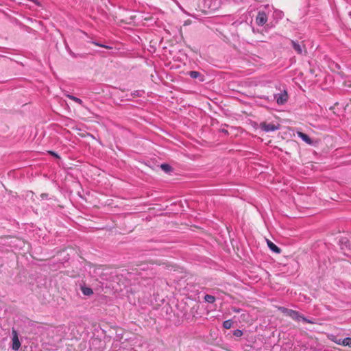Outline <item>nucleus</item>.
Listing matches in <instances>:
<instances>
[{
    "label": "nucleus",
    "mask_w": 351,
    "mask_h": 351,
    "mask_svg": "<svg viewBox=\"0 0 351 351\" xmlns=\"http://www.w3.org/2000/svg\"><path fill=\"white\" fill-rule=\"evenodd\" d=\"M48 196H49V195L47 193H42L40 195V197H41L42 199H48Z\"/></svg>",
    "instance_id": "4be33fe9"
},
{
    "label": "nucleus",
    "mask_w": 351,
    "mask_h": 351,
    "mask_svg": "<svg viewBox=\"0 0 351 351\" xmlns=\"http://www.w3.org/2000/svg\"><path fill=\"white\" fill-rule=\"evenodd\" d=\"M189 75L193 79H197L200 77L199 80L201 82L204 81V77L201 75V73L196 71H191L189 73Z\"/></svg>",
    "instance_id": "6e6552de"
},
{
    "label": "nucleus",
    "mask_w": 351,
    "mask_h": 351,
    "mask_svg": "<svg viewBox=\"0 0 351 351\" xmlns=\"http://www.w3.org/2000/svg\"><path fill=\"white\" fill-rule=\"evenodd\" d=\"M233 335L235 337H241L243 335V332H242L241 330L237 329V330H234Z\"/></svg>",
    "instance_id": "6ab92c4d"
},
{
    "label": "nucleus",
    "mask_w": 351,
    "mask_h": 351,
    "mask_svg": "<svg viewBox=\"0 0 351 351\" xmlns=\"http://www.w3.org/2000/svg\"><path fill=\"white\" fill-rule=\"evenodd\" d=\"M143 90H135L132 93V95L134 96V97H141L143 94Z\"/></svg>",
    "instance_id": "f3484780"
},
{
    "label": "nucleus",
    "mask_w": 351,
    "mask_h": 351,
    "mask_svg": "<svg viewBox=\"0 0 351 351\" xmlns=\"http://www.w3.org/2000/svg\"><path fill=\"white\" fill-rule=\"evenodd\" d=\"M274 98L278 105H283L287 101L288 95L287 91L284 90L280 93L274 94Z\"/></svg>",
    "instance_id": "f03ea898"
},
{
    "label": "nucleus",
    "mask_w": 351,
    "mask_h": 351,
    "mask_svg": "<svg viewBox=\"0 0 351 351\" xmlns=\"http://www.w3.org/2000/svg\"><path fill=\"white\" fill-rule=\"evenodd\" d=\"M267 21V14L264 10H259L256 18V23L259 26L264 25Z\"/></svg>",
    "instance_id": "7ed1b4c3"
},
{
    "label": "nucleus",
    "mask_w": 351,
    "mask_h": 351,
    "mask_svg": "<svg viewBox=\"0 0 351 351\" xmlns=\"http://www.w3.org/2000/svg\"><path fill=\"white\" fill-rule=\"evenodd\" d=\"M66 97H68L71 100L77 103L80 106H84V102H83V101L81 99H80V98H78V97H77L75 96H73L72 95H69V94L66 95Z\"/></svg>",
    "instance_id": "9d476101"
},
{
    "label": "nucleus",
    "mask_w": 351,
    "mask_h": 351,
    "mask_svg": "<svg viewBox=\"0 0 351 351\" xmlns=\"http://www.w3.org/2000/svg\"><path fill=\"white\" fill-rule=\"evenodd\" d=\"M343 346H348L351 348V337H346L342 339Z\"/></svg>",
    "instance_id": "2eb2a0df"
},
{
    "label": "nucleus",
    "mask_w": 351,
    "mask_h": 351,
    "mask_svg": "<svg viewBox=\"0 0 351 351\" xmlns=\"http://www.w3.org/2000/svg\"><path fill=\"white\" fill-rule=\"evenodd\" d=\"M233 311L235 312V313H240L241 312V309L240 308H234Z\"/></svg>",
    "instance_id": "b1692460"
},
{
    "label": "nucleus",
    "mask_w": 351,
    "mask_h": 351,
    "mask_svg": "<svg viewBox=\"0 0 351 351\" xmlns=\"http://www.w3.org/2000/svg\"><path fill=\"white\" fill-rule=\"evenodd\" d=\"M342 339H341V338H339V339H337V338H336L335 340H333V341H334L335 343L338 344V345L343 346V343H342V342H341V341H342Z\"/></svg>",
    "instance_id": "412c9836"
},
{
    "label": "nucleus",
    "mask_w": 351,
    "mask_h": 351,
    "mask_svg": "<svg viewBox=\"0 0 351 351\" xmlns=\"http://www.w3.org/2000/svg\"><path fill=\"white\" fill-rule=\"evenodd\" d=\"M160 167L166 173H169L172 170V167L167 163L162 164Z\"/></svg>",
    "instance_id": "4468645a"
},
{
    "label": "nucleus",
    "mask_w": 351,
    "mask_h": 351,
    "mask_svg": "<svg viewBox=\"0 0 351 351\" xmlns=\"http://www.w3.org/2000/svg\"><path fill=\"white\" fill-rule=\"evenodd\" d=\"M260 128L265 132H274L277 130H278V126L271 123H266V122H262L260 123Z\"/></svg>",
    "instance_id": "39448f33"
},
{
    "label": "nucleus",
    "mask_w": 351,
    "mask_h": 351,
    "mask_svg": "<svg viewBox=\"0 0 351 351\" xmlns=\"http://www.w3.org/2000/svg\"><path fill=\"white\" fill-rule=\"evenodd\" d=\"M298 136L300 137L303 141H304L308 145H312L313 141L312 139L305 133L302 132H297Z\"/></svg>",
    "instance_id": "423d86ee"
},
{
    "label": "nucleus",
    "mask_w": 351,
    "mask_h": 351,
    "mask_svg": "<svg viewBox=\"0 0 351 351\" xmlns=\"http://www.w3.org/2000/svg\"><path fill=\"white\" fill-rule=\"evenodd\" d=\"M267 245H268V247L269 248L274 252H276V253H280V249L276 245H275L274 243H272L271 241H267Z\"/></svg>",
    "instance_id": "1a4fd4ad"
},
{
    "label": "nucleus",
    "mask_w": 351,
    "mask_h": 351,
    "mask_svg": "<svg viewBox=\"0 0 351 351\" xmlns=\"http://www.w3.org/2000/svg\"><path fill=\"white\" fill-rule=\"evenodd\" d=\"M49 153L51 155H52V156H55V157H56V158H59V156H58L56 153H55L54 152L49 151Z\"/></svg>",
    "instance_id": "5701e85b"
},
{
    "label": "nucleus",
    "mask_w": 351,
    "mask_h": 351,
    "mask_svg": "<svg viewBox=\"0 0 351 351\" xmlns=\"http://www.w3.org/2000/svg\"><path fill=\"white\" fill-rule=\"evenodd\" d=\"M265 8L267 9V10H269L270 7H269V5H265Z\"/></svg>",
    "instance_id": "393cba45"
},
{
    "label": "nucleus",
    "mask_w": 351,
    "mask_h": 351,
    "mask_svg": "<svg viewBox=\"0 0 351 351\" xmlns=\"http://www.w3.org/2000/svg\"><path fill=\"white\" fill-rule=\"evenodd\" d=\"M12 349L14 351H18L21 347V342L19 339L18 333L16 330L14 329L12 331Z\"/></svg>",
    "instance_id": "20e7f679"
},
{
    "label": "nucleus",
    "mask_w": 351,
    "mask_h": 351,
    "mask_svg": "<svg viewBox=\"0 0 351 351\" xmlns=\"http://www.w3.org/2000/svg\"><path fill=\"white\" fill-rule=\"evenodd\" d=\"M280 310H281V311L284 314H285L286 315L290 317L293 320H295V321H300V320H302V322H304L305 323H309V324L314 323L313 320L309 319L307 317H304L298 311H294V310H292V309H289V308H285V307L280 308Z\"/></svg>",
    "instance_id": "f257e3e1"
},
{
    "label": "nucleus",
    "mask_w": 351,
    "mask_h": 351,
    "mask_svg": "<svg viewBox=\"0 0 351 351\" xmlns=\"http://www.w3.org/2000/svg\"><path fill=\"white\" fill-rule=\"evenodd\" d=\"M92 43L94 44L96 46H99V47H104V48H106V49H111V47L108 46V45H103V44L95 42V41H92Z\"/></svg>",
    "instance_id": "a211bd4d"
},
{
    "label": "nucleus",
    "mask_w": 351,
    "mask_h": 351,
    "mask_svg": "<svg viewBox=\"0 0 351 351\" xmlns=\"http://www.w3.org/2000/svg\"><path fill=\"white\" fill-rule=\"evenodd\" d=\"M82 292L85 295H90L93 293L92 289L86 287H82L81 288Z\"/></svg>",
    "instance_id": "f8f14e48"
},
{
    "label": "nucleus",
    "mask_w": 351,
    "mask_h": 351,
    "mask_svg": "<svg viewBox=\"0 0 351 351\" xmlns=\"http://www.w3.org/2000/svg\"><path fill=\"white\" fill-rule=\"evenodd\" d=\"M232 321L231 319L226 320L223 322V326L226 329H230L232 326Z\"/></svg>",
    "instance_id": "dca6fc26"
},
{
    "label": "nucleus",
    "mask_w": 351,
    "mask_h": 351,
    "mask_svg": "<svg viewBox=\"0 0 351 351\" xmlns=\"http://www.w3.org/2000/svg\"><path fill=\"white\" fill-rule=\"evenodd\" d=\"M204 300L208 303L213 304L215 302V298L212 295L207 294L204 296Z\"/></svg>",
    "instance_id": "ddd939ff"
},
{
    "label": "nucleus",
    "mask_w": 351,
    "mask_h": 351,
    "mask_svg": "<svg viewBox=\"0 0 351 351\" xmlns=\"http://www.w3.org/2000/svg\"><path fill=\"white\" fill-rule=\"evenodd\" d=\"M340 243H341L342 250H343V245H345L348 249H350V247H351V243H350V241L348 239H347L346 238L341 239L340 240Z\"/></svg>",
    "instance_id": "9b49d317"
},
{
    "label": "nucleus",
    "mask_w": 351,
    "mask_h": 351,
    "mask_svg": "<svg viewBox=\"0 0 351 351\" xmlns=\"http://www.w3.org/2000/svg\"><path fill=\"white\" fill-rule=\"evenodd\" d=\"M292 47L294 50L298 53L302 54L303 52V47L298 42L291 40Z\"/></svg>",
    "instance_id": "0eeeda50"
},
{
    "label": "nucleus",
    "mask_w": 351,
    "mask_h": 351,
    "mask_svg": "<svg viewBox=\"0 0 351 351\" xmlns=\"http://www.w3.org/2000/svg\"><path fill=\"white\" fill-rule=\"evenodd\" d=\"M274 13L278 19H282L283 17V12L280 10H276Z\"/></svg>",
    "instance_id": "aec40b11"
}]
</instances>
